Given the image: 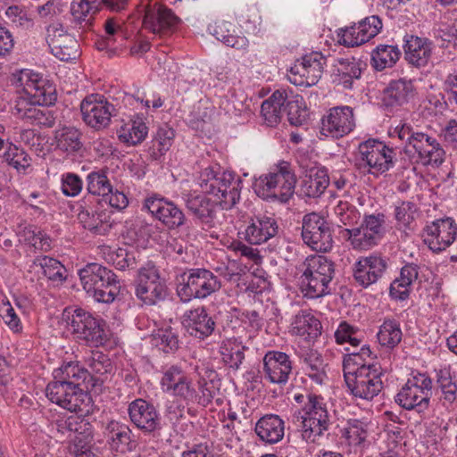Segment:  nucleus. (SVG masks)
<instances>
[{
  "mask_svg": "<svg viewBox=\"0 0 457 457\" xmlns=\"http://www.w3.org/2000/svg\"><path fill=\"white\" fill-rule=\"evenodd\" d=\"M398 137L405 145L399 151L398 157L395 151L390 154V169H394L397 174H403L410 169L416 170L417 166L437 168L445 162V151L435 137L415 131L407 124L398 129Z\"/></svg>",
  "mask_w": 457,
  "mask_h": 457,
  "instance_id": "1",
  "label": "nucleus"
},
{
  "mask_svg": "<svg viewBox=\"0 0 457 457\" xmlns=\"http://www.w3.org/2000/svg\"><path fill=\"white\" fill-rule=\"evenodd\" d=\"M242 184L233 172L215 170L213 167L205 168L201 173L204 193L212 196L213 203L224 210L231 209L239 201Z\"/></svg>",
  "mask_w": 457,
  "mask_h": 457,
  "instance_id": "2",
  "label": "nucleus"
},
{
  "mask_svg": "<svg viewBox=\"0 0 457 457\" xmlns=\"http://www.w3.org/2000/svg\"><path fill=\"white\" fill-rule=\"evenodd\" d=\"M84 290L99 303H110L120 292V285L116 274L96 262H91L79 271Z\"/></svg>",
  "mask_w": 457,
  "mask_h": 457,
  "instance_id": "3",
  "label": "nucleus"
},
{
  "mask_svg": "<svg viewBox=\"0 0 457 457\" xmlns=\"http://www.w3.org/2000/svg\"><path fill=\"white\" fill-rule=\"evenodd\" d=\"M68 331L73 337L90 346L98 347L106 341L104 321L81 308L66 307L62 314Z\"/></svg>",
  "mask_w": 457,
  "mask_h": 457,
  "instance_id": "4",
  "label": "nucleus"
},
{
  "mask_svg": "<svg viewBox=\"0 0 457 457\" xmlns=\"http://www.w3.org/2000/svg\"><path fill=\"white\" fill-rule=\"evenodd\" d=\"M301 289L305 296L319 298L329 293L328 285L335 274L332 261L323 255L307 257L300 267Z\"/></svg>",
  "mask_w": 457,
  "mask_h": 457,
  "instance_id": "5",
  "label": "nucleus"
},
{
  "mask_svg": "<svg viewBox=\"0 0 457 457\" xmlns=\"http://www.w3.org/2000/svg\"><path fill=\"white\" fill-rule=\"evenodd\" d=\"M220 287L219 278L207 269H190L176 277L177 295L183 303L204 299Z\"/></svg>",
  "mask_w": 457,
  "mask_h": 457,
  "instance_id": "6",
  "label": "nucleus"
},
{
  "mask_svg": "<svg viewBox=\"0 0 457 457\" xmlns=\"http://www.w3.org/2000/svg\"><path fill=\"white\" fill-rule=\"evenodd\" d=\"M296 179L287 164L280 166L276 172L261 176L253 184L256 195L264 199L287 203L294 195Z\"/></svg>",
  "mask_w": 457,
  "mask_h": 457,
  "instance_id": "7",
  "label": "nucleus"
},
{
  "mask_svg": "<svg viewBox=\"0 0 457 457\" xmlns=\"http://www.w3.org/2000/svg\"><path fill=\"white\" fill-rule=\"evenodd\" d=\"M303 412L295 417L300 423L302 436L305 441L314 442L317 436L328 429L331 423L327 403L322 396L310 394Z\"/></svg>",
  "mask_w": 457,
  "mask_h": 457,
  "instance_id": "8",
  "label": "nucleus"
},
{
  "mask_svg": "<svg viewBox=\"0 0 457 457\" xmlns=\"http://www.w3.org/2000/svg\"><path fill=\"white\" fill-rule=\"evenodd\" d=\"M48 399L71 412L89 413L92 410L91 396L82 387H76L66 381L54 379L46 389Z\"/></svg>",
  "mask_w": 457,
  "mask_h": 457,
  "instance_id": "9",
  "label": "nucleus"
},
{
  "mask_svg": "<svg viewBox=\"0 0 457 457\" xmlns=\"http://www.w3.org/2000/svg\"><path fill=\"white\" fill-rule=\"evenodd\" d=\"M390 154H394L393 148L381 141L369 139L359 145L354 164L360 170L383 173L390 170Z\"/></svg>",
  "mask_w": 457,
  "mask_h": 457,
  "instance_id": "10",
  "label": "nucleus"
},
{
  "mask_svg": "<svg viewBox=\"0 0 457 457\" xmlns=\"http://www.w3.org/2000/svg\"><path fill=\"white\" fill-rule=\"evenodd\" d=\"M385 215L383 213L366 214L358 228L345 229L353 248L368 250L377 245L385 234Z\"/></svg>",
  "mask_w": 457,
  "mask_h": 457,
  "instance_id": "11",
  "label": "nucleus"
},
{
  "mask_svg": "<svg viewBox=\"0 0 457 457\" xmlns=\"http://www.w3.org/2000/svg\"><path fill=\"white\" fill-rule=\"evenodd\" d=\"M160 385L164 393L186 404L194 403L197 397L192 378L179 365L174 364L165 368Z\"/></svg>",
  "mask_w": 457,
  "mask_h": 457,
  "instance_id": "12",
  "label": "nucleus"
},
{
  "mask_svg": "<svg viewBox=\"0 0 457 457\" xmlns=\"http://www.w3.org/2000/svg\"><path fill=\"white\" fill-rule=\"evenodd\" d=\"M382 372L375 364L356 369L353 375H345V383L352 395L364 400H372L383 388Z\"/></svg>",
  "mask_w": 457,
  "mask_h": 457,
  "instance_id": "13",
  "label": "nucleus"
},
{
  "mask_svg": "<svg viewBox=\"0 0 457 457\" xmlns=\"http://www.w3.org/2000/svg\"><path fill=\"white\" fill-rule=\"evenodd\" d=\"M302 237L307 245L317 252H328L333 245L329 223L315 212L303 216Z\"/></svg>",
  "mask_w": 457,
  "mask_h": 457,
  "instance_id": "14",
  "label": "nucleus"
},
{
  "mask_svg": "<svg viewBox=\"0 0 457 457\" xmlns=\"http://www.w3.org/2000/svg\"><path fill=\"white\" fill-rule=\"evenodd\" d=\"M82 120L90 128L101 130L110 125L115 108L104 96L91 94L80 104Z\"/></svg>",
  "mask_w": 457,
  "mask_h": 457,
  "instance_id": "15",
  "label": "nucleus"
},
{
  "mask_svg": "<svg viewBox=\"0 0 457 457\" xmlns=\"http://www.w3.org/2000/svg\"><path fill=\"white\" fill-rule=\"evenodd\" d=\"M135 293L146 305H154L166 298L167 287L154 266L139 270Z\"/></svg>",
  "mask_w": 457,
  "mask_h": 457,
  "instance_id": "16",
  "label": "nucleus"
},
{
  "mask_svg": "<svg viewBox=\"0 0 457 457\" xmlns=\"http://www.w3.org/2000/svg\"><path fill=\"white\" fill-rule=\"evenodd\" d=\"M12 83L22 88L24 96L33 97L37 103L53 104L56 100L54 89L37 73L29 70H21L12 74Z\"/></svg>",
  "mask_w": 457,
  "mask_h": 457,
  "instance_id": "17",
  "label": "nucleus"
},
{
  "mask_svg": "<svg viewBox=\"0 0 457 457\" xmlns=\"http://www.w3.org/2000/svg\"><path fill=\"white\" fill-rule=\"evenodd\" d=\"M142 211L151 213L170 229L182 226L186 219L176 204L158 194H152L145 198Z\"/></svg>",
  "mask_w": 457,
  "mask_h": 457,
  "instance_id": "18",
  "label": "nucleus"
},
{
  "mask_svg": "<svg viewBox=\"0 0 457 457\" xmlns=\"http://www.w3.org/2000/svg\"><path fill=\"white\" fill-rule=\"evenodd\" d=\"M326 57L320 52L305 54L290 69L289 80L296 86H312L321 78Z\"/></svg>",
  "mask_w": 457,
  "mask_h": 457,
  "instance_id": "19",
  "label": "nucleus"
},
{
  "mask_svg": "<svg viewBox=\"0 0 457 457\" xmlns=\"http://www.w3.org/2000/svg\"><path fill=\"white\" fill-rule=\"evenodd\" d=\"M46 40L52 54L60 61L69 62L79 55L78 41L66 32L61 23L47 26Z\"/></svg>",
  "mask_w": 457,
  "mask_h": 457,
  "instance_id": "20",
  "label": "nucleus"
},
{
  "mask_svg": "<svg viewBox=\"0 0 457 457\" xmlns=\"http://www.w3.org/2000/svg\"><path fill=\"white\" fill-rule=\"evenodd\" d=\"M457 223L450 217L437 219L426 226L423 241L435 253L445 250L455 241Z\"/></svg>",
  "mask_w": 457,
  "mask_h": 457,
  "instance_id": "21",
  "label": "nucleus"
},
{
  "mask_svg": "<svg viewBox=\"0 0 457 457\" xmlns=\"http://www.w3.org/2000/svg\"><path fill=\"white\" fill-rule=\"evenodd\" d=\"M355 127L353 111L349 106L330 108L320 121V133L326 137L340 138Z\"/></svg>",
  "mask_w": 457,
  "mask_h": 457,
  "instance_id": "22",
  "label": "nucleus"
},
{
  "mask_svg": "<svg viewBox=\"0 0 457 457\" xmlns=\"http://www.w3.org/2000/svg\"><path fill=\"white\" fill-rule=\"evenodd\" d=\"M382 29V21L377 15L366 17L358 24L342 29L339 42L346 46H361L377 36Z\"/></svg>",
  "mask_w": 457,
  "mask_h": 457,
  "instance_id": "23",
  "label": "nucleus"
},
{
  "mask_svg": "<svg viewBox=\"0 0 457 457\" xmlns=\"http://www.w3.org/2000/svg\"><path fill=\"white\" fill-rule=\"evenodd\" d=\"M263 378L271 384L284 386L292 372L290 357L283 352L269 351L262 359Z\"/></svg>",
  "mask_w": 457,
  "mask_h": 457,
  "instance_id": "24",
  "label": "nucleus"
},
{
  "mask_svg": "<svg viewBox=\"0 0 457 457\" xmlns=\"http://www.w3.org/2000/svg\"><path fill=\"white\" fill-rule=\"evenodd\" d=\"M87 413L70 416L64 420L57 422V429L62 434H67V438L74 446L84 448L91 445L93 441V426L84 417Z\"/></svg>",
  "mask_w": 457,
  "mask_h": 457,
  "instance_id": "25",
  "label": "nucleus"
},
{
  "mask_svg": "<svg viewBox=\"0 0 457 457\" xmlns=\"http://www.w3.org/2000/svg\"><path fill=\"white\" fill-rule=\"evenodd\" d=\"M179 22V18L167 7L154 4L146 5L143 20L144 28L161 37L168 34Z\"/></svg>",
  "mask_w": 457,
  "mask_h": 457,
  "instance_id": "26",
  "label": "nucleus"
},
{
  "mask_svg": "<svg viewBox=\"0 0 457 457\" xmlns=\"http://www.w3.org/2000/svg\"><path fill=\"white\" fill-rule=\"evenodd\" d=\"M131 422L144 433H154L161 429V420L155 407L144 399H136L129 405Z\"/></svg>",
  "mask_w": 457,
  "mask_h": 457,
  "instance_id": "27",
  "label": "nucleus"
},
{
  "mask_svg": "<svg viewBox=\"0 0 457 457\" xmlns=\"http://www.w3.org/2000/svg\"><path fill=\"white\" fill-rule=\"evenodd\" d=\"M54 379H60L71 383L76 387H82L85 392L101 386L104 380L101 378H94L87 369L80 367L78 363L68 362L54 372Z\"/></svg>",
  "mask_w": 457,
  "mask_h": 457,
  "instance_id": "28",
  "label": "nucleus"
},
{
  "mask_svg": "<svg viewBox=\"0 0 457 457\" xmlns=\"http://www.w3.org/2000/svg\"><path fill=\"white\" fill-rule=\"evenodd\" d=\"M277 221L268 216H255L250 218L243 238L251 245H261L274 237L278 233Z\"/></svg>",
  "mask_w": 457,
  "mask_h": 457,
  "instance_id": "29",
  "label": "nucleus"
},
{
  "mask_svg": "<svg viewBox=\"0 0 457 457\" xmlns=\"http://www.w3.org/2000/svg\"><path fill=\"white\" fill-rule=\"evenodd\" d=\"M184 325L191 336L204 339L212 334L216 323L202 306L185 312Z\"/></svg>",
  "mask_w": 457,
  "mask_h": 457,
  "instance_id": "30",
  "label": "nucleus"
},
{
  "mask_svg": "<svg viewBox=\"0 0 457 457\" xmlns=\"http://www.w3.org/2000/svg\"><path fill=\"white\" fill-rule=\"evenodd\" d=\"M416 95V88L411 79L401 78L392 80L383 93L386 106H403L411 101Z\"/></svg>",
  "mask_w": 457,
  "mask_h": 457,
  "instance_id": "31",
  "label": "nucleus"
},
{
  "mask_svg": "<svg viewBox=\"0 0 457 457\" xmlns=\"http://www.w3.org/2000/svg\"><path fill=\"white\" fill-rule=\"evenodd\" d=\"M105 430L107 441L112 450L121 453L136 451L137 443L132 438L133 434L128 425L112 420Z\"/></svg>",
  "mask_w": 457,
  "mask_h": 457,
  "instance_id": "32",
  "label": "nucleus"
},
{
  "mask_svg": "<svg viewBox=\"0 0 457 457\" xmlns=\"http://www.w3.org/2000/svg\"><path fill=\"white\" fill-rule=\"evenodd\" d=\"M386 261L379 256H370L359 261L354 270V278L362 287L375 283L385 272Z\"/></svg>",
  "mask_w": 457,
  "mask_h": 457,
  "instance_id": "33",
  "label": "nucleus"
},
{
  "mask_svg": "<svg viewBox=\"0 0 457 457\" xmlns=\"http://www.w3.org/2000/svg\"><path fill=\"white\" fill-rule=\"evenodd\" d=\"M187 210L201 222L208 226L212 222L215 211L212 198L201 194H187L183 196Z\"/></svg>",
  "mask_w": 457,
  "mask_h": 457,
  "instance_id": "34",
  "label": "nucleus"
},
{
  "mask_svg": "<svg viewBox=\"0 0 457 457\" xmlns=\"http://www.w3.org/2000/svg\"><path fill=\"white\" fill-rule=\"evenodd\" d=\"M254 431L262 441L276 444L284 436L285 424L278 415L267 414L258 420Z\"/></svg>",
  "mask_w": 457,
  "mask_h": 457,
  "instance_id": "35",
  "label": "nucleus"
},
{
  "mask_svg": "<svg viewBox=\"0 0 457 457\" xmlns=\"http://www.w3.org/2000/svg\"><path fill=\"white\" fill-rule=\"evenodd\" d=\"M406 60L416 67H424L432 54V43L427 38L411 36L404 46Z\"/></svg>",
  "mask_w": 457,
  "mask_h": 457,
  "instance_id": "36",
  "label": "nucleus"
},
{
  "mask_svg": "<svg viewBox=\"0 0 457 457\" xmlns=\"http://www.w3.org/2000/svg\"><path fill=\"white\" fill-rule=\"evenodd\" d=\"M96 0L73 1L71 4V14L75 28L82 31L89 30L93 27L94 15L98 12Z\"/></svg>",
  "mask_w": 457,
  "mask_h": 457,
  "instance_id": "37",
  "label": "nucleus"
},
{
  "mask_svg": "<svg viewBox=\"0 0 457 457\" xmlns=\"http://www.w3.org/2000/svg\"><path fill=\"white\" fill-rule=\"evenodd\" d=\"M78 220L84 228L96 235H105L112 228L110 215L104 211L83 207L78 214Z\"/></svg>",
  "mask_w": 457,
  "mask_h": 457,
  "instance_id": "38",
  "label": "nucleus"
},
{
  "mask_svg": "<svg viewBox=\"0 0 457 457\" xmlns=\"http://www.w3.org/2000/svg\"><path fill=\"white\" fill-rule=\"evenodd\" d=\"M395 403L408 411H416L422 413L428 410L430 397L419 391L416 387H411L405 384L395 397Z\"/></svg>",
  "mask_w": 457,
  "mask_h": 457,
  "instance_id": "39",
  "label": "nucleus"
},
{
  "mask_svg": "<svg viewBox=\"0 0 457 457\" xmlns=\"http://www.w3.org/2000/svg\"><path fill=\"white\" fill-rule=\"evenodd\" d=\"M329 185V178L325 169L311 170L303 179L300 192L310 198L320 196Z\"/></svg>",
  "mask_w": 457,
  "mask_h": 457,
  "instance_id": "40",
  "label": "nucleus"
},
{
  "mask_svg": "<svg viewBox=\"0 0 457 457\" xmlns=\"http://www.w3.org/2000/svg\"><path fill=\"white\" fill-rule=\"evenodd\" d=\"M287 101L286 91L276 90L261 106V114L269 127H276L281 120L282 107Z\"/></svg>",
  "mask_w": 457,
  "mask_h": 457,
  "instance_id": "41",
  "label": "nucleus"
},
{
  "mask_svg": "<svg viewBox=\"0 0 457 457\" xmlns=\"http://www.w3.org/2000/svg\"><path fill=\"white\" fill-rule=\"evenodd\" d=\"M292 330L305 340H312L321 334V324L311 312L301 311L295 317Z\"/></svg>",
  "mask_w": 457,
  "mask_h": 457,
  "instance_id": "42",
  "label": "nucleus"
},
{
  "mask_svg": "<svg viewBox=\"0 0 457 457\" xmlns=\"http://www.w3.org/2000/svg\"><path fill=\"white\" fill-rule=\"evenodd\" d=\"M54 139L56 149L67 154L78 153L83 146L81 133L74 127H64L56 130Z\"/></svg>",
  "mask_w": 457,
  "mask_h": 457,
  "instance_id": "43",
  "label": "nucleus"
},
{
  "mask_svg": "<svg viewBox=\"0 0 457 457\" xmlns=\"http://www.w3.org/2000/svg\"><path fill=\"white\" fill-rule=\"evenodd\" d=\"M337 72L339 83L345 88H351L353 79L361 74V62L353 56L337 59Z\"/></svg>",
  "mask_w": 457,
  "mask_h": 457,
  "instance_id": "44",
  "label": "nucleus"
},
{
  "mask_svg": "<svg viewBox=\"0 0 457 457\" xmlns=\"http://www.w3.org/2000/svg\"><path fill=\"white\" fill-rule=\"evenodd\" d=\"M117 133L122 143L128 145H137L145 139L148 128L141 119L131 120L122 125Z\"/></svg>",
  "mask_w": 457,
  "mask_h": 457,
  "instance_id": "45",
  "label": "nucleus"
},
{
  "mask_svg": "<svg viewBox=\"0 0 457 457\" xmlns=\"http://www.w3.org/2000/svg\"><path fill=\"white\" fill-rule=\"evenodd\" d=\"M400 56L401 52L397 46L379 45L372 52L371 63L377 71H383L395 65Z\"/></svg>",
  "mask_w": 457,
  "mask_h": 457,
  "instance_id": "46",
  "label": "nucleus"
},
{
  "mask_svg": "<svg viewBox=\"0 0 457 457\" xmlns=\"http://www.w3.org/2000/svg\"><path fill=\"white\" fill-rule=\"evenodd\" d=\"M303 363L306 375L317 384H322L327 375L321 355L315 351H310L304 355Z\"/></svg>",
  "mask_w": 457,
  "mask_h": 457,
  "instance_id": "47",
  "label": "nucleus"
},
{
  "mask_svg": "<svg viewBox=\"0 0 457 457\" xmlns=\"http://www.w3.org/2000/svg\"><path fill=\"white\" fill-rule=\"evenodd\" d=\"M284 111L287 112L289 123L293 126H302L307 120L308 110L301 96H295L292 99L287 96Z\"/></svg>",
  "mask_w": 457,
  "mask_h": 457,
  "instance_id": "48",
  "label": "nucleus"
},
{
  "mask_svg": "<svg viewBox=\"0 0 457 457\" xmlns=\"http://www.w3.org/2000/svg\"><path fill=\"white\" fill-rule=\"evenodd\" d=\"M87 192L91 195L106 198L108 194L112 193V186L104 170L90 172L87 177Z\"/></svg>",
  "mask_w": 457,
  "mask_h": 457,
  "instance_id": "49",
  "label": "nucleus"
},
{
  "mask_svg": "<svg viewBox=\"0 0 457 457\" xmlns=\"http://www.w3.org/2000/svg\"><path fill=\"white\" fill-rule=\"evenodd\" d=\"M342 435L350 445L361 446L368 436V424L361 420L349 419Z\"/></svg>",
  "mask_w": 457,
  "mask_h": 457,
  "instance_id": "50",
  "label": "nucleus"
},
{
  "mask_svg": "<svg viewBox=\"0 0 457 457\" xmlns=\"http://www.w3.org/2000/svg\"><path fill=\"white\" fill-rule=\"evenodd\" d=\"M232 24L228 21H221L214 29V36L216 38L226 46L233 47L237 50H245L248 47L249 41L244 36H235L229 33V29Z\"/></svg>",
  "mask_w": 457,
  "mask_h": 457,
  "instance_id": "51",
  "label": "nucleus"
},
{
  "mask_svg": "<svg viewBox=\"0 0 457 457\" xmlns=\"http://www.w3.org/2000/svg\"><path fill=\"white\" fill-rule=\"evenodd\" d=\"M402 330L397 321L386 320L380 326L378 340L382 346L393 349L402 340Z\"/></svg>",
  "mask_w": 457,
  "mask_h": 457,
  "instance_id": "52",
  "label": "nucleus"
},
{
  "mask_svg": "<svg viewBox=\"0 0 457 457\" xmlns=\"http://www.w3.org/2000/svg\"><path fill=\"white\" fill-rule=\"evenodd\" d=\"M245 347L237 343L236 339H228L223 342L220 353L224 361L230 368L237 370L245 359Z\"/></svg>",
  "mask_w": 457,
  "mask_h": 457,
  "instance_id": "53",
  "label": "nucleus"
},
{
  "mask_svg": "<svg viewBox=\"0 0 457 457\" xmlns=\"http://www.w3.org/2000/svg\"><path fill=\"white\" fill-rule=\"evenodd\" d=\"M85 364L92 376L99 375L102 377L107 375L112 370L111 359L100 351H92L88 356L85 357Z\"/></svg>",
  "mask_w": 457,
  "mask_h": 457,
  "instance_id": "54",
  "label": "nucleus"
},
{
  "mask_svg": "<svg viewBox=\"0 0 457 457\" xmlns=\"http://www.w3.org/2000/svg\"><path fill=\"white\" fill-rule=\"evenodd\" d=\"M34 263L39 265L44 275L50 280L62 282L66 278V269L56 259L44 256L35 260Z\"/></svg>",
  "mask_w": 457,
  "mask_h": 457,
  "instance_id": "55",
  "label": "nucleus"
},
{
  "mask_svg": "<svg viewBox=\"0 0 457 457\" xmlns=\"http://www.w3.org/2000/svg\"><path fill=\"white\" fill-rule=\"evenodd\" d=\"M418 212L417 205L410 201H402L395 208V219L396 227L401 229H412L415 215Z\"/></svg>",
  "mask_w": 457,
  "mask_h": 457,
  "instance_id": "56",
  "label": "nucleus"
},
{
  "mask_svg": "<svg viewBox=\"0 0 457 457\" xmlns=\"http://www.w3.org/2000/svg\"><path fill=\"white\" fill-rule=\"evenodd\" d=\"M173 138L174 131L171 129H159L149 148L151 156L155 160L162 156L171 146Z\"/></svg>",
  "mask_w": 457,
  "mask_h": 457,
  "instance_id": "57",
  "label": "nucleus"
},
{
  "mask_svg": "<svg viewBox=\"0 0 457 457\" xmlns=\"http://www.w3.org/2000/svg\"><path fill=\"white\" fill-rule=\"evenodd\" d=\"M46 105L44 103H37L33 97L20 96L14 102L12 113L18 119L22 120L26 123H29L36 110L39 106Z\"/></svg>",
  "mask_w": 457,
  "mask_h": 457,
  "instance_id": "58",
  "label": "nucleus"
},
{
  "mask_svg": "<svg viewBox=\"0 0 457 457\" xmlns=\"http://www.w3.org/2000/svg\"><path fill=\"white\" fill-rule=\"evenodd\" d=\"M153 341L160 350L166 353H173L179 347V336L170 327L159 329L153 335Z\"/></svg>",
  "mask_w": 457,
  "mask_h": 457,
  "instance_id": "59",
  "label": "nucleus"
},
{
  "mask_svg": "<svg viewBox=\"0 0 457 457\" xmlns=\"http://www.w3.org/2000/svg\"><path fill=\"white\" fill-rule=\"evenodd\" d=\"M370 355L371 351L366 345H362L360 351H353L346 354L343 360L344 377L345 378V375L354 376L357 368L369 366L370 364L365 363V360L366 358L370 357Z\"/></svg>",
  "mask_w": 457,
  "mask_h": 457,
  "instance_id": "60",
  "label": "nucleus"
},
{
  "mask_svg": "<svg viewBox=\"0 0 457 457\" xmlns=\"http://www.w3.org/2000/svg\"><path fill=\"white\" fill-rule=\"evenodd\" d=\"M6 162L17 170L18 172L26 173L30 167V158L21 148L10 145L4 155Z\"/></svg>",
  "mask_w": 457,
  "mask_h": 457,
  "instance_id": "61",
  "label": "nucleus"
},
{
  "mask_svg": "<svg viewBox=\"0 0 457 457\" xmlns=\"http://www.w3.org/2000/svg\"><path fill=\"white\" fill-rule=\"evenodd\" d=\"M437 384L441 389L445 403H453L457 397V386L447 371L440 370Z\"/></svg>",
  "mask_w": 457,
  "mask_h": 457,
  "instance_id": "62",
  "label": "nucleus"
},
{
  "mask_svg": "<svg viewBox=\"0 0 457 457\" xmlns=\"http://www.w3.org/2000/svg\"><path fill=\"white\" fill-rule=\"evenodd\" d=\"M335 214L338 218V226L353 225L357 222L360 214L357 210L347 202L340 201L335 208Z\"/></svg>",
  "mask_w": 457,
  "mask_h": 457,
  "instance_id": "63",
  "label": "nucleus"
},
{
  "mask_svg": "<svg viewBox=\"0 0 457 457\" xmlns=\"http://www.w3.org/2000/svg\"><path fill=\"white\" fill-rule=\"evenodd\" d=\"M112 264L120 270L126 269H134L136 266V257L134 253L129 252L127 248H119L111 256Z\"/></svg>",
  "mask_w": 457,
  "mask_h": 457,
  "instance_id": "64",
  "label": "nucleus"
}]
</instances>
